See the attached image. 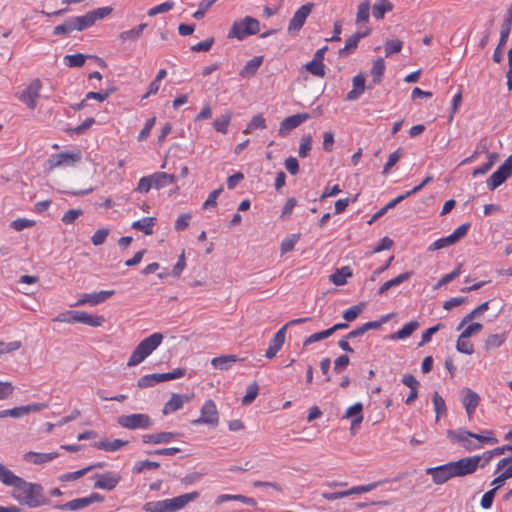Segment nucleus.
<instances>
[{
    "label": "nucleus",
    "instance_id": "f257e3e1",
    "mask_svg": "<svg viewBox=\"0 0 512 512\" xmlns=\"http://www.w3.org/2000/svg\"><path fill=\"white\" fill-rule=\"evenodd\" d=\"M0 481L5 486L13 488L11 496L21 505L37 508L49 503L40 484L27 482L2 463H0Z\"/></svg>",
    "mask_w": 512,
    "mask_h": 512
},
{
    "label": "nucleus",
    "instance_id": "f03ea898",
    "mask_svg": "<svg viewBox=\"0 0 512 512\" xmlns=\"http://www.w3.org/2000/svg\"><path fill=\"white\" fill-rule=\"evenodd\" d=\"M198 497L199 493L193 491L170 499L149 501L143 505V510L145 512H176Z\"/></svg>",
    "mask_w": 512,
    "mask_h": 512
},
{
    "label": "nucleus",
    "instance_id": "7ed1b4c3",
    "mask_svg": "<svg viewBox=\"0 0 512 512\" xmlns=\"http://www.w3.org/2000/svg\"><path fill=\"white\" fill-rule=\"evenodd\" d=\"M162 339L161 333H154L142 340L130 356L127 366L133 367L144 361L161 344Z\"/></svg>",
    "mask_w": 512,
    "mask_h": 512
},
{
    "label": "nucleus",
    "instance_id": "20e7f679",
    "mask_svg": "<svg viewBox=\"0 0 512 512\" xmlns=\"http://www.w3.org/2000/svg\"><path fill=\"white\" fill-rule=\"evenodd\" d=\"M259 30V21L253 17L246 16L243 20L236 21L233 23L229 31L228 37L242 40L249 35L257 34Z\"/></svg>",
    "mask_w": 512,
    "mask_h": 512
},
{
    "label": "nucleus",
    "instance_id": "39448f33",
    "mask_svg": "<svg viewBox=\"0 0 512 512\" xmlns=\"http://www.w3.org/2000/svg\"><path fill=\"white\" fill-rule=\"evenodd\" d=\"M81 158L82 156L79 150L71 152L64 151L57 154H52L45 162V170L50 172L58 167L74 166L81 160Z\"/></svg>",
    "mask_w": 512,
    "mask_h": 512
},
{
    "label": "nucleus",
    "instance_id": "423d86ee",
    "mask_svg": "<svg viewBox=\"0 0 512 512\" xmlns=\"http://www.w3.org/2000/svg\"><path fill=\"white\" fill-rule=\"evenodd\" d=\"M118 424L126 429H148L153 422L149 415L144 413H135L130 415H122L117 419Z\"/></svg>",
    "mask_w": 512,
    "mask_h": 512
},
{
    "label": "nucleus",
    "instance_id": "0eeeda50",
    "mask_svg": "<svg viewBox=\"0 0 512 512\" xmlns=\"http://www.w3.org/2000/svg\"><path fill=\"white\" fill-rule=\"evenodd\" d=\"M219 423V413L215 402L211 399L206 400L201 407L199 418L192 421L194 425L207 424L217 426Z\"/></svg>",
    "mask_w": 512,
    "mask_h": 512
},
{
    "label": "nucleus",
    "instance_id": "6e6552de",
    "mask_svg": "<svg viewBox=\"0 0 512 512\" xmlns=\"http://www.w3.org/2000/svg\"><path fill=\"white\" fill-rule=\"evenodd\" d=\"M469 228L470 223L462 224L451 235L434 241L428 247V251H436L457 243L467 235Z\"/></svg>",
    "mask_w": 512,
    "mask_h": 512
},
{
    "label": "nucleus",
    "instance_id": "1a4fd4ad",
    "mask_svg": "<svg viewBox=\"0 0 512 512\" xmlns=\"http://www.w3.org/2000/svg\"><path fill=\"white\" fill-rule=\"evenodd\" d=\"M446 435L451 442L461 445L467 451H473L480 448V446L474 444L472 441L474 433L468 430H447Z\"/></svg>",
    "mask_w": 512,
    "mask_h": 512
},
{
    "label": "nucleus",
    "instance_id": "9d476101",
    "mask_svg": "<svg viewBox=\"0 0 512 512\" xmlns=\"http://www.w3.org/2000/svg\"><path fill=\"white\" fill-rule=\"evenodd\" d=\"M478 457L468 456L457 461H451L454 476L465 477L471 475L478 470Z\"/></svg>",
    "mask_w": 512,
    "mask_h": 512
},
{
    "label": "nucleus",
    "instance_id": "9b49d317",
    "mask_svg": "<svg viewBox=\"0 0 512 512\" xmlns=\"http://www.w3.org/2000/svg\"><path fill=\"white\" fill-rule=\"evenodd\" d=\"M42 83L40 79H34L19 95V100L25 103L30 109H34L40 98Z\"/></svg>",
    "mask_w": 512,
    "mask_h": 512
},
{
    "label": "nucleus",
    "instance_id": "f8f14e48",
    "mask_svg": "<svg viewBox=\"0 0 512 512\" xmlns=\"http://www.w3.org/2000/svg\"><path fill=\"white\" fill-rule=\"evenodd\" d=\"M426 474L431 475L436 485H442L452 478H455L451 462L436 467L427 468Z\"/></svg>",
    "mask_w": 512,
    "mask_h": 512
},
{
    "label": "nucleus",
    "instance_id": "ddd939ff",
    "mask_svg": "<svg viewBox=\"0 0 512 512\" xmlns=\"http://www.w3.org/2000/svg\"><path fill=\"white\" fill-rule=\"evenodd\" d=\"M314 7L313 3H306L302 5L293 15L289 22L288 32L291 35L297 34L303 27L307 17L310 15Z\"/></svg>",
    "mask_w": 512,
    "mask_h": 512
},
{
    "label": "nucleus",
    "instance_id": "4468645a",
    "mask_svg": "<svg viewBox=\"0 0 512 512\" xmlns=\"http://www.w3.org/2000/svg\"><path fill=\"white\" fill-rule=\"evenodd\" d=\"M87 29L83 16H75L68 18L63 24L58 25L53 30V35H69L74 30L83 31Z\"/></svg>",
    "mask_w": 512,
    "mask_h": 512
},
{
    "label": "nucleus",
    "instance_id": "2eb2a0df",
    "mask_svg": "<svg viewBox=\"0 0 512 512\" xmlns=\"http://www.w3.org/2000/svg\"><path fill=\"white\" fill-rule=\"evenodd\" d=\"M512 174L511 160H505L504 163L487 179V185L490 190H495L503 184Z\"/></svg>",
    "mask_w": 512,
    "mask_h": 512
},
{
    "label": "nucleus",
    "instance_id": "dca6fc26",
    "mask_svg": "<svg viewBox=\"0 0 512 512\" xmlns=\"http://www.w3.org/2000/svg\"><path fill=\"white\" fill-rule=\"evenodd\" d=\"M94 479V488L111 491L119 484L121 476L117 472L107 471L101 474H95Z\"/></svg>",
    "mask_w": 512,
    "mask_h": 512
},
{
    "label": "nucleus",
    "instance_id": "f3484780",
    "mask_svg": "<svg viewBox=\"0 0 512 512\" xmlns=\"http://www.w3.org/2000/svg\"><path fill=\"white\" fill-rule=\"evenodd\" d=\"M462 393H463V396L461 398V402L465 408V411L467 413V416L469 418H471L479 403H480V396L478 395V393H476L475 391H473L472 389L470 388H464L462 390Z\"/></svg>",
    "mask_w": 512,
    "mask_h": 512
},
{
    "label": "nucleus",
    "instance_id": "a211bd4d",
    "mask_svg": "<svg viewBox=\"0 0 512 512\" xmlns=\"http://www.w3.org/2000/svg\"><path fill=\"white\" fill-rule=\"evenodd\" d=\"M288 325H284L281 327L276 334L271 339L269 346L265 352V357L268 359H272L276 356V354L279 352V350L282 348L285 338H286V331H287Z\"/></svg>",
    "mask_w": 512,
    "mask_h": 512
},
{
    "label": "nucleus",
    "instance_id": "6ab92c4d",
    "mask_svg": "<svg viewBox=\"0 0 512 512\" xmlns=\"http://www.w3.org/2000/svg\"><path fill=\"white\" fill-rule=\"evenodd\" d=\"M191 397L186 394L173 393L170 399L165 403L162 414L169 415L183 408L184 404L189 402Z\"/></svg>",
    "mask_w": 512,
    "mask_h": 512
},
{
    "label": "nucleus",
    "instance_id": "aec40b11",
    "mask_svg": "<svg viewBox=\"0 0 512 512\" xmlns=\"http://www.w3.org/2000/svg\"><path fill=\"white\" fill-rule=\"evenodd\" d=\"M309 114L307 113H300L295 114L289 117H286L281 123L279 128V135L284 136L291 130L297 128L299 125H301L304 121L309 119Z\"/></svg>",
    "mask_w": 512,
    "mask_h": 512
},
{
    "label": "nucleus",
    "instance_id": "412c9836",
    "mask_svg": "<svg viewBox=\"0 0 512 512\" xmlns=\"http://www.w3.org/2000/svg\"><path fill=\"white\" fill-rule=\"evenodd\" d=\"M371 31L372 30L370 27H366L363 31H357L353 35H351L346 40L345 46L339 50V56L344 57L348 55L350 52L354 51L357 48L359 41L362 38H365L368 35H370Z\"/></svg>",
    "mask_w": 512,
    "mask_h": 512
},
{
    "label": "nucleus",
    "instance_id": "4be33fe9",
    "mask_svg": "<svg viewBox=\"0 0 512 512\" xmlns=\"http://www.w3.org/2000/svg\"><path fill=\"white\" fill-rule=\"evenodd\" d=\"M58 456H59V453H57V452L39 453V452L29 451L23 455V460L30 464L42 465L44 463L54 460Z\"/></svg>",
    "mask_w": 512,
    "mask_h": 512
},
{
    "label": "nucleus",
    "instance_id": "5701e85b",
    "mask_svg": "<svg viewBox=\"0 0 512 512\" xmlns=\"http://www.w3.org/2000/svg\"><path fill=\"white\" fill-rule=\"evenodd\" d=\"M365 83H366V79L363 74L360 73V74L354 76L352 79L353 89L350 92H348V94L346 95V100L347 101L357 100L365 91V88H366Z\"/></svg>",
    "mask_w": 512,
    "mask_h": 512
},
{
    "label": "nucleus",
    "instance_id": "b1692460",
    "mask_svg": "<svg viewBox=\"0 0 512 512\" xmlns=\"http://www.w3.org/2000/svg\"><path fill=\"white\" fill-rule=\"evenodd\" d=\"M348 327H349V325L347 322H338L336 325H334L333 327H331L329 329H326L324 331L317 332V333L310 335L304 341V345H308V344L323 340V339L329 337L330 335H332V333L334 331L339 330V329H347Z\"/></svg>",
    "mask_w": 512,
    "mask_h": 512
},
{
    "label": "nucleus",
    "instance_id": "393cba45",
    "mask_svg": "<svg viewBox=\"0 0 512 512\" xmlns=\"http://www.w3.org/2000/svg\"><path fill=\"white\" fill-rule=\"evenodd\" d=\"M243 359H240L236 355H221L219 357H214L211 360V365L221 371L229 370L233 363L237 361H242Z\"/></svg>",
    "mask_w": 512,
    "mask_h": 512
},
{
    "label": "nucleus",
    "instance_id": "a878e982",
    "mask_svg": "<svg viewBox=\"0 0 512 512\" xmlns=\"http://www.w3.org/2000/svg\"><path fill=\"white\" fill-rule=\"evenodd\" d=\"M128 441L121 440V439H114L112 441L108 439H102L100 441L95 442L92 446L96 449L107 451V452H114L119 449H121L123 446L127 445Z\"/></svg>",
    "mask_w": 512,
    "mask_h": 512
},
{
    "label": "nucleus",
    "instance_id": "bb28decb",
    "mask_svg": "<svg viewBox=\"0 0 512 512\" xmlns=\"http://www.w3.org/2000/svg\"><path fill=\"white\" fill-rule=\"evenodd\" d=\"M111 12V7H101L87 12L85 15H83V19L86 23L87 28H89L92 25H94V23L97 20L103 19L104 17L108 16Z\"/></svg>",
    "mask_w": 512,
    "mask_h": 512
},
{
    "label": "nucleus",
    "instance_id": "cd10ccee",
    "mask_svg": "<svg viewBox=\"0 0 512 512\" xmlns=\"http://www.w3.org/2000/svg\"><path fill=\"white\" fill-rule=\"evenodd\" d=\"M114 292L113 291H100L91 294H85L75 305H83L90 303L92 305L106 301Z\"/></svg>",
    "mask_w": 512,
    "mask_h": 512
},
{
    "label": "nucleus",
    "instance_id": "c85d7f7f",
    "mask_svg": "<svg viewBox=\"0 0 512 512\" xmlns=\"http://www.w3.org/2000/svg\"><path fill=\"white\" fill-rule=\"evenodd\" d=\"M153 188L161 189L170 184L175 183L176 177L174 174H168L165 172H156L151 175Z\"/></svg>",
    "mask_w": 512,
    "mask_h": 512
},
{
    "label": "nucleus",
    "instance_id": "c756f323",
    "mask_svg": "<svg viewBox=\"0 0 512 512\" xmlns=\"http://www.w3.org/2000/svg\"><path fill=\"white\" fill-rule=\"evenodd\" d=\"M394 8L390 0H378L372 6V15L377 20L384 18L387 12L392 11Z\"/></svg>",
    "mask_w": 512,
    "mask_h": 512
},
{
    "label": "nucleus",
    "instance_id": "7c9ffc66",
    "mask_svg": "<svg viewBox=\"0 0 512 512\" xmlns=\"http://www.w3.org/2000/svg\"><path fill=\"white\" fill-rule=\"evenodd\" d=\"M176 435L177 434L174 432H160V433H155V434H146V435L142 436V441L144 443H152V444L168 443Z\"/></svg>",
    "mask_w": 512,
    "mask_h": 512
},
{
    "label": "nucleus",
    "instance_id": "2f4dec72",
    "mask_svg": "<svg viewBox=\"0 0 512 512\" xmlns=\"http://www.w3.org/2000/svg\"><path fill=\"white\" fill-rule=\"evenodd\" d=\"M103 465L101 463H98V464H94V465H90V466H87L83 469H80V470H77V471H74V472H69V473H65V474H62L59 476V481L61 482H71V481H76L78 480L79 478L83 477L84 475H86L89 471H91L92 469L94 468H100L102 467Z\"/></svg>",
    "mask_w": 512,
    "mask_h": 512
},
{
    "label": "nucleus",
    "instance_id": "473e14b6",
    "mask_svg": "<svg viewBox=\"0 0 512 512\" xmlns=\"http://www.w3.org/2000/svg\"><path fill=\"white\" fill-rule=\"evenodd\" d=\"M155 217H145L143 219L134 221L131 225L133 229L142 231L145 235L153 234V227L155 226Z\"/></svg>",
    "mask_w": 512,
    "mask_h": 512
},
{
    "label": "nucleus",
    "instance_id": "72a5a7b5",
    "mask_svg": "<svg viewBox=\"0 0 512 512\" xmlns=\"http://www.w3.org/2000/svg\"><path fill=\"white\" fill-rule=\"evenodd\" d=\"M262 62H263V57H261V56L254 57L253 59L249 60L245 64V66L240 71L239 75L242 78H249L251 76H254L256 74L257 70L259 69V67L261 66Z\"/></svg>",
    "mask_w": 512,
    "mask_h": 512
},
{
    "label": "nucleus",
    "instance_id": "f704fd0d",
    "mask_svg": "<svg viewBox=\"0 0 512 512\" xmlns=\"http://www.w3.org/2000/svg\"><path fill=\"white\" fill-rule=\"evenodd\" d=\"M53 320H103L102 317H96L94 318L92 315L87 314L85 312L80 311H67L66 313H63L57 317H55Z\"/></svg>",
    "mask_w": 512,
    "mask_h": 512
},
{
    "label": "nucleus",
    "instance_id": "c9c22d12",
    "mask_svg": "<svg viewBox=\"0 0 512 512\" xmlns=\"http://www.w3.org/2000/svg\"><path fill=\"white\" fill-rule=\"evenodd\" d=\"M363 405L357 402L347 408L344 417L352 419V426L359 425L363 421Z\"/></svg>",
    "mask_w": 512,
    "mask_h": 512
},
{
    "label": "nucleus",
    "instance_id": "e433bc0d",
    "mask_svg": "<svg viewBox=\"0 0 512 512\" xmlns=\"http://www.w3.org/2000/svg\"><path fill=\"white\" fill-rule=\"evenodd\" d=\"M370 8L371 5L369 0H364L358 5L355 20L357 26H361L362 24L367 23L369 21Z\"/></svg>",
    "mask_w": 512,
    "mask_h": 512
},
{
    "label": "nucleus",
    "instance_id": "4c0bfd02",
    "mask_svg": "<svg viewBox=\"0 0 512 512\" xmlns=\"http://www.w3.org/2000/svg\"><path fill=\"white\" fill-rule=\"evenodd\" d=\"M385 71V63L382 58H378L374 61L373 67L371 69V75L373 77L372 82L369 84L368 88H372L373 85L380 83L381 78Z\"/></svg>",
    "mask_w": 512,
    "mask_h": 512
},
{
    "label": "nucleus",
    "instance_id": "58836bf2",
    "mask_svg": "<svg viewBox=\"0 0 512 512\" xmlns=\"http://www.w3.org/2000/svg\"><path fill=\"white\" fill-rule=\"evenodd\" d=\"M412 275V272H404L397 277L386 281L378 290V294L382 295L386 293L390 288L398 286L402 284L403 282L407 281Z\"/></svg>",
    "mask_w": 512,
    "mask_h": 512
},
{
    "label": "nucleus",
    "instance_id": "ea45409f",
    "mask_svg": "<svg viewBox=\"0 0 512 512\" xmlns=\"http://www.w3.org/2000/svg\"><path fill=\"white\" fill-rule=\"evenodd\" d=\"M163 373H153V374H147L142 376L138 382L137 385L140 388H148L152 387L160 382H165V379L162 378Z\"/></svg>",
    "mask_w": 512,
    "mask_h": 512
},
{
    "label": "nucleus",
    "instance_id": "a19ab883",
    "mask_svg": "<svg viewBox=\"0 0 512 512\" xmlns=\"http://www.w3.org/2000/svg\"><path fill=\"white\" fill-rule=\"evenodd\" d=\"M352 276V271L350 267L345 266L340 269H337L331 276L330 280L333 284L337 286L344 285L346 283V279Z\"/></svg>",
    "mask_w": 512,
    "mask_h": 512
},
{
    "label": "nucleus",
    "instance_id": "79ce46f5",
    "mask_svg": "<svg viewBox=\"0 0 512 512\" xmlns=\"http://www.w3.org/2000/svg\"><path fill=\"white\" fill-rule=\"evenodd\" d=\"M432 401H433L434 411L436 413V421H438L440 419V417L446 416V414H447L446 403H445V400L443 399V397L438 392H434Z\"/></svg>",
    "mask_w": 512,
    "mask_h": 512
},
{
    "label": "nucleus",
    "instance_id": "37998d69",
    "mask_svg": "<svg viewBox=\"0 0 512 512\" xmlns=\"http://www.w3.org/2000/svg\"><path fill=\"white\" fill-rule=\"evenodd\" d=\"M88 501H86V498H77L73 499L65 504L55 505L54 508L59 510H70V511H76L83 509L88 506Z\"/></svg>",
    "mask_w": 512,
    "mask_h": 512
},
{
    "label": "nucleus",
    "instance_id": "c03bdc74",
    "mask_svg": "<svg viewBox=\"0 0 512 512\" xmlns=\"http://www.w3.org/2000/svg\"><path fill=\"white\" fill-rule=\"evenodd\" d=\"M512 25V4L508 9L507 17L504 20L500 32V45H506Z\"/></svg>",
    "mask_w": 512,
    "mask_h": 512
},
{
    "label": "nucleus",
    "instance_id": "a18cd8bd",
    "mask_svg": "<svg viewBox=\"0 0 512 512\" xmlns=\"http://www.w3.org/2000/svg\"><path fill=\"white\" fill-rule=\"evenodd\" d=\"M232 117V113L230 111H227L224 115H222L220 118H217L213 122V127L217 132L226 134L228 130V126L230 124Z\"/></svg>",
    "mask_w": 512,
    "mask_h": 512
},
{
    "label": "nucleus",
    "instance_id": "49530a36",
    "mask_svg": "<svg viewBox=\"0 0 512 512\" xmlns=\"http://www.w3.org/2000/svg\"><path fill=\"white\" fill-rule=\"evenodd\" d=\"M500 471L504 478H512V457L503 458L498 462L495 474Z\"/></svg>",
    "mask_w": 512,
    "mask_h": 512
},
{
    "label": "nucleus",
    "instance_id": "de8ad7c7",
    "mask_svg": "<svg viewBox=\"0 0 512 512\" xmlns=\"http://www.w3.org/2000/svg\"><path fill=\"white\" fill-rule=\"evenodd\" d=\"M456 349L460 353L471 355L474 352V345L470 338L460 335L456 343Z\"/></svg>",
    "mask_w": 512,
    "mask_h": 512
},
{
    "label": "nucleus",
    "instance_id": "09e8293b",
    "mask_svg": "<svg viewBox=\"0 0 512 512\" xmlns=\"http://www.w3.org/2000/svg\"><path fill=\"white\" fill-rule=\"evenodd\" d=\"M87 58H89L88 55H84L81 53L66 55L64 57V63L68 67H82L85 64Z\"/></svg>",
    "mask_w": 512,
    "mask_h": 512
},
{
    "label": "nucleus",
    "instance_id": "8fccbe9b",
    "mask_svg": "<svg viewBox=\"0 0 512 512\" xmlns=\"http://www.w3.org/2000/svg\"><path fill=\"white\" fill-rule=\"evenodd\" d=\"M381 323L382 322H366L361 327L349 332L347 334V338L352 339V338L358 337L360 335H363L365 332H367L370 329H377L380 327Z\"/></svg>",
    "mask_w": 512,
    "mask_h": 512
},
{
    "label": "nucleus",
    "instance_id": "3c124183",
    "mask_svg": "<svg viewBox=\"0 0 512 512\" xmlns=\"http://www.w3.org/2000/svg\"><path fill=\"white\" fill-rule=\"evenodd\" d=\"M305 69L314 76L323 77L325 75V65L314 59L305 65Z\"/></svg>",
    "mask_w": 512,
    "mask_h": 512
},
{
    "label": "nucleus",
    "instance_id": "603ef678",
    "mask_svg": "<svg viewBox=\"0 0 512 512\" xmlns=\"http://www.w3.org/2000/svg\"><path fill=\"white\" fill-rule=\"evenodd\" d=\"M365 308H366L365 303H359L357 305L350 307L345 312H343L344 320H355L357 317H359L363 313Z\"/></svg>",
    "mask_w": 512,
    "mask_h": 512
},
{
    "label": "nucleus",
    "instance_id": "864d4df0",
    "mask_svg": "<svg viewBox=\"0 0 512 512\" xmlns=\"http://www.w3.org/2000/svg\"><path fill=\"white\" fill-rule=\"evenodd\" d=\"M146 27H147V24L142 23V24L138 25L137 27H134L130 30L122 32L119 37L122 40H127V39L135 40L140 37V35L142 34L143 30Z\"/></svg>",
    "mask_w": 512,
    "mask_h": 512
},
{
    "label": "nucleus",
    "instance_id": "5fc2aeb1",
    "mask_svg": "<svg viewBox=\"0 0 512 512\" xmlns=\"http://www.w3.org/2000/svg\"><path fill=\"white\" fill-rule=\"evenodd\" d=\"M258 128H261V129L266 128V120L261 114L255 115L252 118V120L248 123L246 129L244 130V133L249 134L253 130L258 129Z\"/></svg>",
    "mask_w": 512,
    "mask_h": 512
},
{
    "label": "nucleus",
    "instance_id": "6e6d98bb",
    "mask_svg": "<svg viewBox=\"0 0 512 512\" xmlns=\"http://www.w3.org/2000/svg\"><path fill=\"white\" fill-rule=\"evenodd\" d=\"M258 393H259V386H258V384L256 382L251 383L247 387L246 394L242 398V404L243 405H249L250 403H252L256 399V397L258 396Z\"/></svg>",
    "mask_w": 512,
    "mask_h": 512
},
{
    "label": "nucleus",
    "instance_id": "4d7b16f0",
    "mask_svg": "<svg viewBox=\"0 0 512 512\" xmlns=\"http://www.w3.org/2000/svg\"><path fill=\"white\" fill-rule=\"evenodd\" d=\"M312 148V136L310 134L304 135L300 140V146L298 154L301 158H305L309 155Z\"/></svg>",
    "mask_w": 512,
    "mask_h": 512
},
{
    "label": "nucleus",
    "instance_id": "13d9d810",
    "mask_svg": "<svg viewBox=\"0 0 512 512\" xmlns=\"http://www.w3.org/2000/svg\"><path fill=\"white\" fill-rule=\"evenodd\" d=\"M417 326V322H408L403 326L402 329L393 334L391 336V339H404L410 336L413 333V331L417 328Z\"/></svg>",
    "mask_w": 512,
    "mask_h": 512
},
{
    "label": "nucleus",
    "instance_id": "bf43d9fd",
    "mask_svg": "<svg viewBox=\"0 0 512 512\" xmlns=\"http://www.w3.org/2000/svg\"><path fill=\"white\" fill-rule=\"evenodd\" d=\"M160 467V464L155 461H149V460H143V461H137L133 466V473H141L144 470L149 469H158Z\"/></svg>",
    "mask_w": 512,
    "mask_h": 512
},
{
    "label": "nucleus",
    "instance_id": "052dcab7",
    "mask_svg": "<svg viewBox=\"0 0 512 512\" xmlns=\"http://www.w3.org/2000/svg\"><path fill=\"white\" fill-rule=\"evenodd\" d=\"M380 482H374L367 485H361V486H354L348 490H345L346 497L354 494H362L367 493L375 489Z\"/></svg>",
    "mask_w": 512,
    "mask_h": 512
},
{
    "label": "nucleus",
    "instance_id": "680f3d73",
    "mask_svg": "<svg viewBox=\"0 0 512 512\" xmlns=\"http://www.w3.org/2000/svg\"><path fill=\"white\" fill-rule=\"evenodd\" d=\"M402 148H398L396 151L389 155L388 161L385 164L382 174L387 175L392 167L396 165L402 155Z\"/></svg>",
    "mask_w": 512,
    "mask_h": 512
},
{
    "label": "nucleus",
    "instance_id": "e2e57ef3",
    "mask_svg": "<svg viewBox=\"0 0 512 512\" xmlns=\"http://www.w3.org/2000/svg\"><path fill=\"white\" fill-rule=\"evenodd\" d=\"M299 238V234H292L290 237L284 239L281 243V254L283 255L292 251Z\"/></svg>",
    "mask_w": 512,
    "mask_h": 512
},
{
    "label": "nucleus",
    "instance_id": "0e129e2a",
    "mask_svg": "<svg viewBox=\"0 0 512 512\" xmlns=\"http://www.w3.org/2000/svg\"><path fill=\"white\" fill-rule=\"evenodd\" d=\"M82 215H83L82 209H71V210H68L62 216L61 221L66 225L73 224Z\"/></svg>",
    "mask_w": 512,
    "mask_h": 512
},
{
    "label": "nucleus",
    "instance_id": "69168bd1",
    "mask_svg": "<svg viewBox=\"0 0 512 512\" xmlns=\"http://www.w3.org/2000/svg\"><path fill=\"white\" fill-rule=\"evenodd\" d=\"M22 343L21 341H11V342H0V357L3 354H8L11 352H14L21 348Z\"/></svg>",
    "mask_w": 512,
    "mask_h": 512
},
{
    "label": "nucleus",
    "instance_id": "338daca9",
    "mask_svg": "<svg viewBox=\"0 0 512 512\" xmlns=\"http://www.w3.org/2000/svg\"><path fill=\"white\" fill-rule=\"evenodd\" d=\"M506 340V334H493L490 335L486 340V346L488 348H497L500 347Z\"/></svg>",
    "mask_w": 512,
    "mask_h": 512
},
{
    "label": "nucleus",
    "instance_id": "774afa93",
    "mask_svg": "<svg viewBox=\"0 0 512 512\" xmlns=\"http://www.w3.org/2000/svg\"><path fill=\"white\" fill-rule=\"evenodd\" d=\"M402 41L400 40H387L385 42V54L386 56H390L393 53H398L402 49Z\"/></svg>",
    "mask_w": 512,
    "mask_h": 512
}]
</instances>
